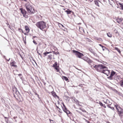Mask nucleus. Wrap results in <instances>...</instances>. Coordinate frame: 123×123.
Wrapping results in <instances>:
<instances>
[{
	"mask_svg": "<svg viewBox=\"0 0 123 123\" xmlns=\"http://www.w3.org/2000/svg\"><path fill=\"white\" fill-rule=\"evenodd\" d=\"M33 42L34 43L37 45V43L39 44V43H41L42 40L40 39L37 37L36 36H33Z\"/></svg>",
	"mask_w": 123,
	"mask_h": 123,
	"instance_id": "obj_5",
	"label": "nucleus"
},
{
	"mask_svg": "<svg viewBox=\"0 0 123 123\" xmlns=\"http://www.w3.org/2000/svg\"><path fill=\"white\" fill-rule=\"evenodd\" d=\"M21 75H22V74H18V75L19 76H21Z\"/></svg>",
	"mask_w": 123,
	"mask_h": 123,
	"instance_id": "obj_45",
	"label": "nucleus"
},
{
	"mask_svg": "<svg viewBox=\"0 0 123 123\" xmlns=\"http://www.w3.org/2000/svg\"><path fill=\"white\" fill-rule=\"evenodd\" d=\"M106 68L104 69L103 70V71L102 72V73H104L107 76H108L110 74V70H108V68L106 66Z\"/></svg>",
	"mask_w": 123,
	"mask_h": 123,
	"instance_id": "obj_12",
	"label": "nucleus"
},
{
	"mask_svg": "<svg viewBox=\"0 0 123 123\" xmlns=\"http://www.w3.org/2000/svg\"><path fill=\"white\" fill-rule=\"evenodd\" d=\"M85 120L86 122L87 123H90V122L88 120H86V119H85Z\"/></svg>",
	"mask_w": 123,
	"mask_h": 123,
	"instance_id": "obj_41",
	"label": "nucleus"
},
{
	"mask_svg": "<svg viewBox=\"0 0 123 123\" xmlns=\"http://www.w3.org/2000/svg\"><path fill=\"white\" fill-rule=\"evenodd\" d=\"M51 52H44L43 53V54L44 55V57L45 56H46L47 55V54L51 53Z\"/></svg>",
	"mask_w": 123,
	"mask_h": 123,
	"instance_id": "obj_23",
	"label": "nucleus"
},
{
	"mask_svg": "<svg viewBox=\"0 0 123 123\" xmlns=\"http://www.w3.org/2000/svg\"><path fill=\"white\" fill-rule=\"evenodd\" d=\"M16 63L13 60H12L10 63V65L11 67L17 68L18 66L16 64Z\"/></svg>",
	"mask_w": 123,
	"mask_h": 123,
	"instance_id": "obj_8",
	"label": "nucleus"
},
{
	"mask_svg": "<svg viewBox=\"0 0 123 123\" xmlns=\"http://www.w3.org/2000/svg\"><path fill=\"white\" fill-rule=\"evenodd\" d=\"M95 4L97 5L98 6H99L98 5V2L97 1H95Z\"/></svg>",
	"mask_w": 123,
	"mask_h": 123,
	"instance_id": "obj_31",
	"label": "nucleus"
},
{
	"mask_svg": "<svg viewBox=\"0 0 123 123\" xmlns=\"http://www.w3.org/2000/svg\"><path fill=\"white\" fill-rule=\"evenodd\" d=\"M24 43H25V44L26 43V42L24 41Z\"/></svg>",
	"mask_w": 123,
	"mask_h": 123,
	"instance_id": "obj_51",
	"label": "nucleus"
},
{
	"mask_svg": "<svg viewBox=\"0 0 123 123\" xmlns=\"http://www.w3.org/2000/svg\"><path fill=\"white\" fill-rule=\"evenodd\" d=\"M83 59L86 61L90 65H91V63L92 62V61L87 57H85Z\"/></svg>",
	"mask_w": 123,
	"mask_h": 123,
	"instance_id": "obj_15",
	"label": "nucleus"
},
{
	"mask_svg": "<svg viewBox=\"0 0 123 123\" xmlns=\"http://www.w3.org/2000/svg\"><path fill=\"white\" fill-rule=\"evenodd\" d=\"M68 14H70L71 13L72 11L69 10H66L65 11Z\"/></svg>",
	"mask_w": 123,
	"mask_h": 123,
	"instance_id": "obj_25",
	"label": "nucleus"
},
{
	"mask_svg": "<svg viewBox=\"0 0 123 123\" xmlns=\"http://www.w3.org/2000/svg\"><path fill=\"white\" fill-rule=\"evenodd\" d=\"M52 55H48V58L49 60H51L52 58Z\"/></svg>",
	"mask_w": 123,
	"mask_h": 123,
	"instance_id": "obj_26",
	"label": "nucleus"
},
{
	"mask_svg": "<svg viewBox=\"0 0 123 123\" xmlns=\"http://www.w3.org/2000/svg\"><path fill=\"white\" fill-rule=\"evenodd\" d=\"M37 23H45L43 21H41V22H38Z\"/></svg>",
	"mask_w": 123,
	"mask_h": 123,
	"instance_id": "obj_39",
	"label": "nucleus"
},
{
	"mask_svg": "<svg viewBox=\"0 0 123 123\" xmlns=\"http://www.w3.org/2000/svg\"><path fill=\"white\" fill-rule=\"evenodd\" d=\"M107 106H108L109 108H110L112 110H114V107H111L109 106V105H107Z\"/></svg>",
	"mask_w": 123,
	"mask_h": 123,
	"instance_id": "obj_35",
	"label": "nucleus"
},
{
	"mask_svg": "<svg viewBox=\"0 0 123 123\" xmlns=\"http://www.w3.org/2000/svg\"><path fill=\"white\" fill-rule=\"evenodd\" d=\"M5 118H7V117H5Z\"/></svg>",
	"mask_w": 123,
	"mask_h": 123,
	"instance_id": "obj_52",
	"label": "nucleus"
},
{
	"mask_svg": "<svg viewBox=\"0 0 123 123\" xmlns=\"http://www.w3.org/2000/svg\"><path fill=\"white\" fill-rule=\"evenodd\" d=\"M102 106L103 107L105 108H106V106L105 105V104H103Z\"/></svg>",
	"mask_w": 123,
	"mask_h": 123,
	"instance_id": "obj_43",
	"label": "nucleus"
},
{
	"mask_svg": "<svg viewBox=\"0 0 123 123\" xmlns=\"http://www.w3.org/2000/svg\"><path fill=\"white\" fill-rule=\"evenodd\" d=\"M99 45L102 48H105V47L103 46L101 44H99Z\"/></svg>",
	"mask_w": 123,
	"mask_h": 123,
	"instance_id": "obj_37",
	"label": "nucleus"
},
{
	"mask_svg": "<svg viewBox=\"0 0 123 123\" xmlns=\"http://www.w3.org/2000/svg\"><path fill=\"white\" fill-rule=\"evenodd\" d=\"M25 28L26 32L25 33L24 32L22 31V32L25 35H27L29 33L30 31V27L29 26L25 25Z\"/></svg>",
	"mask_w": 123,
	"mask_h": 123,
	"instance_id": "obj_9",
	"label": "nucleus"
},
{
	"mask_svg": "<svg viewBox=\"0 0 123 123\" xmlns=\"http://www.w3.org/2000/svg\"><path fill=\"white\" fill-rule=\"evenodd\" d=\"M81 24V23H80V24Z\"/></svg>",
	"mask_w": 123,
	"mask_h": 123,
	"instance_id": "obj_56",
	"label": "nucleus"
},
{
	"mask_svg": "<svg viewBox=\"0 0 123 123\" xmlns=\"http://www.w3.org/2000/svg\"><path fill=\"white\" fill-rule=\"evenodd\" d=\"M35 94H36V95H38H38H38V94H37L36 93H35Z\"/></svg>",
	"mask_w": 123,
	"mask_h": 123,
	"instance_id": "obj_49",
	"label": "nucleus"
},
{
	"mask_svg": "<svg viewBox=\"0 0 123 123\" xmlns=\"http://www.w3.org/2000/svg\"><path fill=\"white\" fill-rule=\"evenodd\" d=\"M119 116L121 117V118H123V110L119 112H117Z\"/></svg>",
	"mask_w": 123,
	"mask_h": 123,
	"instance_id": "obj_17",
	"label": "nucleus"
},
{
	"mask_svg": "<svg viewBox=\"0 0 123 123\" xmlns=\"http://www.w3.org/2000/svg\"><path fill=\"white\" fill-rule=\"evenodd\" d=\"M58 25L59 27L63 30H64V29H65L66 25L64 24L63 25L62 24H58Z\"/></svg>",
	"mask_w": 123,
	"mask_h": 123,
	"instance_id": "obj_16",
	"label": "nucleus"
},
{
	"mask_svg": "<svg viewBox=\"0 0 123 123\" xmlns=\"http://www.w3.org/2000/svg\"><path fill=\"white\" fill-rule=\"evenodd\" d=\"M103 0V1H105V0Z\"/></svg>",
	"mask_w": 123,
	"mask_h": 123,
	"instance_id": "obj_55",
	"label": "nucleus"
},
{
	"mask_svg": "<svg viewBox=\"0 0 123 123\" xmlns=\"http://www.w3.org/2000/svg\"><path fill=\"white\" fill-rule=\"evenodd\" d=\"M73 52L75 54V55L78 57L80 58H81V57L83 56V54L79 51L75 50H72Z\"/></svg>",
	"mask_w": 123,
	"mask_h": 123,
	"instance_id": "obj_6",
	"label": "nucleus"
},
{
	"mask_svg": "<svg viewBox=\"0 0 123 123\" xmlns=\"http://www.w3.org/2000/svg\"><path fill=\"white\" fill-rule=\"evenodd\" d=\"M52 95L54 97H57L58 98H59V97L57 96L56 94V93L53 91H52L51 92Z\"/></svg>",
	"mask_w": 123,
	"mask_h": 123,
	"instance_id": "obj_20",
	"label": "nucleus"
},
{
	"mask_svg": "<svg viewBox=\"0 0 123 123\" xmlns=\"http://www.w3.org/2000/svg\"><path fill=\"white\" fill-rule=\"evenodd\" d=\"M79 31L81 33L84 32V30L82 28L79 27Z\"/></svg>",
	"mask_w": 123,
	"mask_h": 123,
	"instance_id": "obj_28",
	"label": "nucleus"
},
{
	"mask_svg": "<svg viewBox=\"0 0 123 123\" xmlns=\"http://www.w3.org/2000/svg\"><path fill=\"white\" fill-rule=\"evenodd\" d=\"M93 0H90V1L91 2H92V1Z\"/></svg>",
	"mask_w": 123,
	"mask_h": 123,
	"instance_id": "obj_50",
	"label": "nucleus"
},
{
	"mask_svg": "<svg viewBox=\"0 0 123 123\" xmlns=\"http://www.w3.org/2000/svg\"><path fill=\"white\" fill-rule=\"evenodd\" d=\"M91 67L92 68H95L97 71L101 73L104 69L106 68V66L103 64L97 65H91Z\"/></svg>",
	"mask_w": 123,
	"mask_h": 123,
	"instance_id": "obj_1",
	"label": "nucleus"
},
{
	"mask_svg": "<svg viewBox=\"0 0 123 123\" xmlns=\"http://www.w3.org/2000/svg\"><path fill=\"white\" fill-rule=\"evenodd\" d=\"M99 104L101 106H102L103 105V104H102V103L101 102H99Z\"/></svg>",
	"mask_w": 123,
	"mask_h": 123,
	"instance_id": "obj_36",
	"label": "nucleus"
},
{
	"mask_svg": "<svg viewBox=\"0 0 123 123\" xmlns=\"http://www.w3.org/2000/svg\"><path fill=\"white\" fill-rule=\"evenodd\" d=\"M104 102L105 104L108 105H109V106L111 105L112 103L110 100L108 99H106V101Z\"/></svg>",
	"mask_w": 123,
	"mask_h": 123,
	"instance_id": "obj_18",
	"label": "nucleus"
},
{
	"mask_svg": "<svg viewBox=\"0 0 123 123\" xmlns=\"http://www.w3.org/2000/svg\"><path fill=\"white\" fill-rule=\"evenodd\" d=\"M114 105L117 111V112H119L121 111H122V110H123V109L120 107L119 105L117 104H115Z\"/></svg>",
	"mask_w": 123,
	"mask_h": 123,
	"instance_id": "obj_13",
	"label": "nucleus"
},
{
	"mask_svg": "<svg viewBox=\"0 0 123 123\" xmlns=\"http://www.w3.org/2000/svg\"><path fill=\"white\" fill-rule=\"evenodd\" d=\"M20 10L21 11V12L23 14V16L26 18H27L28 17V16L26 11L21 8Z\"/></svg>",
	"mask_w": 123,
	"mask_h": 123,
	"instance_id": "obj_14",
	"label": "nucleus"
},
{
	"mask_svg": "<svg viewBox=\"0 0 123 123\" xmlns=\"http://www.w3.org/2000/svg\"><path fill=\"white\" fill-rule=\"evenodd\" d=\"M58 111L59 112L61 113H62V110L60 108L58 109Z\"/></svg>",
	"mask_w": 123,
	"mask_h": 123,
	"instance_id": "obj_33",
	"label": "nucleus"
},
{
	"mask_svg": "<svg viewBox=\"0 0 123 123\" xmlns=\"http://www.w3.org/2000/svg\"><path fill=\"white\" fill-rule=\"evenodd\" d=\"M117 74H116V72L113 70H112L110 76L108 77V78L110 80H112L113 79V77L114 76H117Z\"/></svg>",
	"mask_w": 123,
	"mask_h": 123,
	"instance_id": "obj_11",
	"label": "nucleus"
},
{
	"mask_svg": "<svg viewBox=\"0 0 123 123\" xmlns=\"http://www.w3.org/2000/svg\"><path fill=\"white\" fill-rule=\"evenodd\" d=\"M81 110V111H83V112H86V111L85 110H84V109H81V108L80 109Z\"/></svg>",
	"mask_w": 123,
	"mask_h": 123,
	"instance_id": "obj_38",
	"label": "nucleus"
},
{
	"mask_svg": "<svg viewBox=\"0 0 123 123\" xmlns=\"http://www.w3.org/2000/svg\"><path fill=\"white\" fill-rule=\"evenodd\" d=\"M85 120L86 122L87 123H90V122L88 120H86V119H85Z\"/></svg>",
	"mask_w": 123,
	"mask_h": 123,
	"instance_id": "obj_42",
	"label": "nucleus"
},
{
	"mask_svg": "<svg viewBox=\"0 0 123 123\" xmlns=\"http://www.w3.org/2000/svg\"><path fill=\"white\" fill-rule=\"evenodd\" d=\"M62 79L63 80H65L66 81H68V78L66 76H62Z\"/></svg>",
	"mask_w": 123,
	"mask_h": 123,
	"instance_id": "obj_22",
	"label": "nucleus"
},
{
	"mask_svg": "<svg viewBox=\"0 0 123 123\" xmlns=\"http://www.w3.org/2000/svg\"><path fill=\"white\" fill-rule=\"evenodd\" d=\"M63 106H62V107L63 110L64 112L66 113L67 115L70 114L71 113L66 108V106L65 105L64 103H63Z\"/></svg>",
	"mask_w": 123,
	"mask_h": 123,
	"instance_id": "obj_7",
	"label": "nucleus"
},
{
	"mask_svg": "<svg viewBox=\"0 0 123 123\" xmlns=\"http://www.w3.org/2000/svg\"><path fill=\"white\" fill-rule=\"evenodd\" d=\"M20 56H21V57H22V56H21V55H20Z\"/></svg>",
	"mask_w": 123,
	"mask_h": 123,
	"instance_id": "obj_54",
	"label": "nucleus"
},
{
	"mask_svg": "<svg viewBox=\"0 0 123 123\" xmlns=\"http://www.w3.org/2000/svg\"><path fill=\"white\" fill-rule=\"evenodd\" d=\"M114 49L115 50H117L120 54L121 53L120 50L118 48L115 47Z\"/></svg>",
	"mask_w": 123,
	"mask_h": 123,
	"instance_id": "obj_24",
	"label": "nucleus"
},
{
	"mask_svg": "<svg viewBox=\"0 0 123 123\" xmlns=\"http://www.w3.org/2000/svg\"><path fill=\"white\" fill-rule=\"evenodd\" d=\"M85 41L86 42H92V40L90 39L87 38H85Z\"/></svg>",
	"mask_w": 123,
	"mask_h": 123,
	"instance_id": "obj_21",
	"label": "nucleus"
},
{
	"mask_svg": "<svg viewBox=\"0 0 123 123\" xmlns=\"http://www.w3.org/2000/svg\"><path fill=\"white\" fill-rule=\"evenodd\" d=\"M25 6L27 10L30 13L32 14L35 12L34 9L30 4L29 2H27L25 4Z\"/></svg>",
	"mask_w": 123,
	"mask_h": 123,
	"instance_id": "obj_2",
	"label": "nucleus"
},
{
	"mask_svg": "<svg viewBox=\"0 0 123 123\" xmlns=\"http://www.w3.org/2000/svg\"><path fill=\"white\" fill-rule=\"evenodd\" d=\"M107 35L108 37H111L112 36V35L110 33H107Z\"/></svg>",
	"mask_w": 123,
	"mask_h": 123,
	"instance_id": "obj_30",
	"label": "nucleus"
},
{
	"mask_svg": "<svg viewBox=\"0 0 123 123\" xmlns=\"http://www.w3.org/2000/svg\"><path fill=\"white\" fill-rule=\"evenodd\" d=\"M109 4L111 5H112L113 3V1H111V2L109 0Z\"/></svg>",
	"mask_w": 123,
	"mask_h": 123,
	"instance_id": "obj_32",
	"label": "nucleus"
},
{
	"mask_svg": "<svg viewBox=\"0 0 123 123\" xmlns=\"http://www.w3.org/2000/svg\"><path fill=\"white\" fill-rule=\"evenodd\" d=\"M103 49V50H104V49H105V48H102Z\"/></svg>",
	"mask_w": 123,
	"mask_h": 123,
	"instance_id": "obj_47",
	"label": "nucleus"
},
{
	"mask_svg": "<svg viewBox=\"0 0 123 123\" xmlns=\"http://www.w3.org/2000/svg\"><path fill=\"white\" fill-rule=\"evenodd\" d=\"M111 1H113V0H111Z\"/></svg>",
	"mask_w": 123,
	"mask_h": 123,
	"instance_id": "obj_53",
	"label": "nucleus"
},
{
	"mask_svg": "<svg viewBox=\"0 0 123 123\" xmlns=\"http://www.w3.org/2000/svg\"><path fill=\"white\" fill-rule=\"evenodd\" d=\"M46 46V44L42 41L41 43H39V44L38 45V46L41 49L45 48Z\"/></svg>",
	"mask_w": 123,
	"mask_h": 123,
	"instance_id": "obj_10",
	"label": "nucleus"
},
{
	"mask_svg": "<svg viewBox=\"0 0 123 123\" xmlns=\"http://www.w3.org/2000/svg\"><path fill=\"white\" fill-rule=\"evenodd\" d=\"M56 107H57V108H58V109L59 108V107H58V106H56Z\"/></svg>",
	"mask_w": 123,
	"mask_h": 123,
	"instance_id": "obj_44",
	"label": "nucleus"
},
{
	"mask_svg": "<svg viewBox=\"0 0 123 123\" xmlns=\"http://www.w3.org/2000/svg\"><path fill=\"white\" fill-rule=\"evenodd\" d=\"M52 67L55 69V71L58 73L60 74L61 72L60 71V68H59V66L58 65L57 63V62H55L54 64H53Z\"/></svg>",
	"mask_w": 123,
	"mask_h": 123,
	"instance_id": "obj_4",
	"label": "nucleus"
},
{
	"mask_svg": "<svg viewBox=\"0 0 123 123\" xmlns=\"http://www.w3.org/2000/svg\"><path fill=\"white\" fill-rule=\"evenodd\" d=\"M36 26L41 30L45 31V29H46V26L45 24H36Z\"/></svg>",
	"mask_w": 123,
	"mask_h": 123,
	"instance_id": "obj_3",
	"label": "nucleus"
},
{
	"mask_svg": "<svg viewBox=\"0 0 123 123\" xmlns=\"http://www.w3.org/2000/svg\"><path fill=\"white\" fill-rule=\"evenodd\" d=\"M119 4L120 5V7L122 8V9L123 10V3L121 4V3H119Z\"/></svg>",
	"mask_w": 123,
	"mask_h": 123,
	"instance_id": "obj_29",
	"label": "nucleus"
},
{
	"mask_svg": "<svg viewBox=\"0 0 123 123\" xmlns=\"http://www.w3.org/2000/svg\"><path fill=\"white\" fill-rule=\"evenodd\" d=\"M117 22L118 23H123V19L121 18H118L117 19Z\"/></svg>",
	"mask_w": 123,
	"mask_h": 123,
	"instance_id": "obj_19",
	"label": "nucleus"
},
{
	"mask_svg": "<svg viewBox=\"0 0 123 123\" xmlns=\"http://www.w3.org/2000/svg\"><path fill=\"white\" fill-rule=\"evenodd\" d=\"M14 96L16 98L18 99V95H17V94H15L14 95Z\"/></svg>",
	"mask_w": 123,
	"mask_h": 123,
	"instance_id": "obj_34",
	"label": "nucleus"
},
{
	"mask_svg": "<svg viewBox=\"0 0 123 123\" xmlns=\"http://www.w3.org/2000/svg\"><path fill=\"white\" fill-rule=\"evenodd\" d=\"M10 59V58H9L8 60H7V61H9Z\"/></svg>",
	"mask_w": 123,
	"mask_h": 123,
	"instance_id": "obj_46",
	"label": "nucleus"
},
{
	"mask_svg": "<svg viewBox=\"0 0 123 123\" xmlns=\"http://www.w3.org/2000/svg\"><path fill=\"white\" fill-rule=\"evenodd\" d=\"M120 86L123 87V80H121L120 81Z\"/></svg>",
	"mask_w": 123,
	"mask_h": 123,
	"instance_id": "obj_27",
	"label": "nucleus"
},
{
	"mask_svg": "<svg viewBox=\"0 0 123 123\" xmlns=\"http://www.w3.org/2000/svg\"><path fill=\"white\" fill-rule=\"evenodd\" d=\"M117 31L116 30V31L115 33H117Z\"/></svg>",
	"mask_w": 123,
	"mask_h": 123,
	"instance_id": "obj_48",
	"label": "nucleus"
},
{
	"mask_svg": "<svg viewBox=\"0 0 123 123\" xmlns=\"http://www.w3.org/2000/svg\"><path fill=\"white\" fill-rule=\"evenodd\" d=\"M7 24V26L9 28H10V25L9 24Z\"/></svg>",
	"mask_w": 123,
	"mask_h": 123,
	"instance_id": "obj_40",
	"label": "nucleus"
}]
</instances>
